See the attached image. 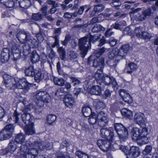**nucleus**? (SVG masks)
<instances>
[{
    "mask_svg": "<svg viewBox=\"0 0 158 158\" xmlns=\"http://www.w3.org/2000/svg\"><path fill=\"white\" fill-rule=\"evenodd\" d=\"M119 149L124 152L126 155H128V148L126 146L120 145Z\"/></svg>",
    "mask_w": 158,
    "mask_h": 158,
    "instance_id": "obj_62",
    "label": "nucleus"
},
{
    "mask_svg": "<svg viewBox=\"0 0 158 158\" xmlns=\"http://www.w3.org/2000/svg\"><path fill=\"white\" fill-rule=\"evenodd\" d=\"M16 79H14L13 77L10 80L7 81L8 84V86L5 84L6 87L9 89H14L16 88L15 84H16Z\"/></svg>",
    "mask_w": 158,
    "mask_h": 158,
    "instance_id": "obj_31",
    "label": "nucleus"
},
{
    "mask_svg": "<svg viewBox=\"0 0 158 158\" xmlns=\"http://www.w3.org/2000/svg\"><path fill=\"white\" fill-rule=\"evenodd\" d=\"M130 67V69H131L132 72L135 70L137 68V65L133 62H131L128 64Z\"/></svg>",
    "mask_w": 158,
    "mask_h": 158,
    "instance_id": "obj_64",
    "label": "nucleus"
},
{
    "mask_svg": "<svg viewBox=\"0 0 158 158\" xmlns=\"http://www.w3.org/2000/svg\"><path fill=\"white\" fill-rule=\"evenodd\" d=\"M25 147L27 151H31V152L33 153V150H35L37 152L38 154V151L39 149L38 148V144L37 142H35L34 143H32L31 141L28 140L25 143Z\"/></svg>",
    "mask_w": 158,
    "mask_h": 158,
    "instance_id": "obj_12",
    "label": "nucleus"
},
{
    "mask_svg": "<svg viewBox=\"0 0 158 158\" xmlns=\"http://www.w3.org/2000/svg\"><path fill=\"white\" fill-rule=\"evenodd\" d=\"M35 102L37 105L43 107L44 102L48 103L51 101L49 94L44 91H37L36 93Z\"/></svg>",
    "mask_w": 158,
    "mask_h": 158,
    "instance_id": "obj_1",
    "label": "nucleus"
},
{
    "mask_svg": "<svg viewBox=\"0 0 158 158\" xmlns=\"http://www.w3.org/2000/svg\"><path fill=\"white\" fill-rule=\"evenodd\" d=\"M22 47L23 52L24 53V55H26L28 54L31 47L30 45L28 44H24Z\"/></svg>",
    "mask_w": 158,
    "mask_h": 158,
    "instance_id": "obj_46",
    "label": "nucleus"
},
{
    "mask_svg": "<svg viewBox=\"0 0 158 158\" xmlns=\"http://www.w3.org/2000/svg\"><path fill=\"white\" fill-rule=\"evenodd\" d=\"M77 56V54L74 51H70L68 53V59L70 60H73L76 59Z\"/></svg>",
    "mask_w": 158,
    "mask_h": 158,
    "instance_id": "obj_42",
    "label": "nucleus"
},
{
    "mask_svg": "<svg viewBox=\"0 0 158 158\" xmlns=\"http://www.w3.org/2000/svg\"><path fill=\"white\" fill-rule=\"evenodd\" d=\"M3 78L5 84H6V85L8 86L9 85L7 83V81L13 78V77L8 74H5L3 75Z\"/></svg>",
    "mask_w": 158,
    "mask_h": 158,
    "instance_id": "obj_52",
    "label": "nucleus"
},
{
    "mask_svg": "<svg viewBox=\"0 0 158 158\" xmlns=\"http://www.w3.org/2000/svg\"><path fill=\"white\" fill-rule=\"evenodd\" d=\"M20 116V114L17 111L15 110L13 114L12 117L11 118L15 122V123H18L19 120V117Z\"/></svg>",
    "mask_w": 158,
    "mask_h": 158,
    "instance_id": "obj_43",
    "label": "nucleus"
},
{
    "mask_svg": "<svg viewBox=\"0 0 158 158\" xmlns=\"http://www.w3.org/2000/svg\"><path fill=\"white\" fill-rule=\"evenodd\" d=\"M64 101L66 106L70 108H72L74 103V100L71 95H66L64 98Z\"/></svg>",
    "mask_w": 158,
    "mask_h": 158,
    "instance_id": "obj_19",
    "label": "nucleus"
},
{
    "mask_svg": "<svg viewBox=\"0 0 158 158\" xmlns=\"http://www.w3.org/2000/svg\"><path fill=\"white\" fill-rule=\"evenodd\" d=\"M47 118L48 123L51 125L55 121L56 116L55 115L49 114Z\"/></svg>",
    "mask_w": 158,
    "mask_h": 158,
    "instance_id": "obj_45",
    "label": "nucleus"
},
{
    "mask_svg": "<svg viewBox=\"0 0 158 158\" xmlns=\"http://www.w3.org/2000/svg\"><path fill=\"white\" fill-rule=\"evenodd\" d=\"M152 149V147L150 145H147L143 152V153L144 155H147L151 152Z\"/></svg>",
    "mask_w": 158,
    "mask_h": 158,
    "instance_id": "obj_58",
    "label": "nucleus"
},
{
    "mask_svg": "<svg viewBox=\"0 0 158 158\" xmlns=\"http://www.w3.org/2000/svg\"><path fill=\"white\" fill-rule=\"evenodd\" d=\"M97 116L98 119H102L105 118H109L107 116V114L102 111L99 113Z\"/></svg>",
    "mask_w": 158,
    "mask_h": 158,
    "instance_id": "obj_48",
    "label": "nucleus"
},
{
    "mask_svg": "<svg viewBox=\"0 0 158 158\" xmlns=\"http://www.w3.org/2000/svg\"><path fill=\"white\" fill-rule=\"evenodd\" d=\"M54 84L60 86H63L64 85L65 83L64 80L62 78H58L54 77L53 78Z\"/></svg>",
    "mask_w": 158,
    "mask_h": 158,
    "instance_id": "obj_38",
    "label": "nucleus"
},
{
    "mask_svg": "<svg viewBox=\"0 0 158 158\" xmlns=\"http://www.w3.org/2000/svg\"><path fill=\"white\" fill-rule=\"evenodd\" d=\"M9 46L11 47L12 52L21 51V49L20 45L17 44H15L14 41H12L10 43L8 42Z\"/></svg>",
    "mask_w": 158,
    "mask_h": 158,
    "instance_id": "obj_29",
    "label": "nucleus"
},
{
    "mask_svg": "<svg viewBox=\"0 0 158 158\" xmlns=\"http://www.w3.org/2000/svg\"><path fill=\"white\" fill-rule=\"evenodd\" d=\"M25 140V136L24 134L22 133L17 134L15 137V141L16 143L21 144V145H26L24 144Z\"/></svg>",
    "mask_w": 158,
    "mask_h": 158,
    "instance_id": "obj_20",
    "label": "nucleus"
},
{
    "mask_svg": "<svg viewBox=\"0 0 158 158\" xmlns=\"http://www.w3.org/2000/svg\"><path fill=\"white\" fill-rule=\"evenodd\" d=\"M143 32L142 28L140 27H138L135 28L134 32L138 38H140L142 37Z\"/></svg>",
    "mask_w": 158,
    "mask_h": 158,
    "instance_id": "obj_39",
    "label": "nucleus"
},
{
    "mask_svg": "<svg viewBox=\"0 0 158 158\" xmlns=\"http://www.w3.org/2000/svg\"><path fill=\"white\" fill-rule=\"evenodd\" d=\"M110 144L109 140L100 139L97 142L98 146L104 152L108 151L110 148L111 147Z\"/></svg>",
    "mask_w": 158,
    "mask_h": 158,
    "instance_id": "obj_8",
    "label": "nucleus"
},
{
    "mask_svg": "<svg viewBox=\"0 0 158 158\" xmlns=\"http://www.w3.org/2000/svg\"><path fill=\"white\" fill-rule=\"evenodd\" d=\"M88 119V121L91 124H94L96 122H97V115L94 113H92V114L90 116Z\"/></svg>",
    "mask_w": 158,
    "mask_h": 158,
    "instance_id": "obj_37",
    "label": "nucleus"
},
{
    "mask_svg": "<svg viewBox=\"0 0 158 158\" xmlns=\"http://www.w3.org/2000/svg\"><path fill=\"white\" fill-rule=\"evenodd\" d=\"M114 128L117 133L121 130L124 129V127L121 123H115Z\"/></svg>",
    "mask_w": 158,
    "mask_h": 158,
    "instance_id": "obj_53",
    "label": "nucleus"
},
{
    "mask_svg": "<svg viewBox=\"0 0 158 158\" xmlns=\"http://www.w3.org/2000/svg\"><path fill=\"white\" fill-rule=\"evenodd\" d=\"M14 129V127L13 124L6 125L0 132V140H7L10 138Z\"/></svg>",
    "mask_w": 158,
    "mask_h": 158,
    "instance_id": "obj_4",
    "label": "nucleus"
},
{
    "mask_svg": "<svg viewBox=\"0 0 158 158\" xmlns=\"http://www.w3.org/2000/svg\"><path fill=\"white\" fill-rule=\"evenodd\" d=\"M30 34L24 31H21L16 35V37L20 42L26 43L30 40Z\"/></svg>",
    "mask_w": 158,
    "mask_h": 158,
    "instance_id": "obj_9",
    "label": "nucleus"
},
{
    "mask_svg": "<svg viewBox=\"0 0 158 158\" xmlns=\"http://www.w3.org/2000/svg\"><path fill=\"white\" fill-rule=\"evenodd\" d=\"M94 105L97 109H103L105 107V104L102 101L96 100L94 102Z\"/></svg>",
    "mask_w": 158,
    "mask_h": 158,
    "instance_id": "obj_44",
    "label": "nucleus"
},
{
    "mask_svg": "<svg viewBox=\"0 0 158 158\" xmlns=\"http://www.w3.org/2000/svg\"><path fill=\"white\" fill-rule=\"evenodd\" d=\"M82 112L85 117H89L92 114L91 108L89 107H83L82 109Z\"/></svg>",
    "mask_w": 158,
    "mask_h": 158,
    "instance_id": "obj_36",
    "label": "nucleus"
},
{
    "mask_svg": "<svg viewBox=\"0 0 158 158\" xmlns=\"http://www.w3.org/2000/svg\"><path fill=\"white\" fill-rule=\"evenodd\" d=\"M30 40L27 41V43L29 44L31 47L35 48L38 47V42L35 39L31 38V35L30 36Z\"/></svg>",
    "mask_w": 158,
    "mask_h": 158,
    "instance_id": "obj_34",
    "label": "nucleus"
},
{
    "mask_svg": "<svg viewBox=\"0 0 158 158\" xmlns=\"http://www.w3.org/2000/svg\"><path fill=\"white\" fill-rule=\"evenodd\" d=\"M14 5V2L12 0H9V1H7L6 4H4V5L8 8L12 7Z\"/></svg>",
    "mask_w": 158,
    "mask_h": 158,
    "instance_id": "obj_61",
    "label": "nucleus"
},
{
    "mask_svg": "<svg viewBox=\"0 0 158 158\" xmlns=\"http://www.w3.org/2000/svg\"><path fill=\"white\" fill-rule=\"evenodd\" d=\"M102 16L104 17L102 14H100L98 15V17H94L92 18V20L90 21V24H93L97 23L98 22V18L100 17H102Z\"/></svg>",
    "mask_w": 158,
    "mask_h": 158,
    "instance_id": "obj_60",
    "label": "nucleus"
},
{
    "mask_svg": "<svg viewBox=\"0 0 158 158\" xmlns=\"http://www.w3.org/2000/svg\"><path fill=\"white\" fill-rule=\"evenodd\" d=\"M12 52L14 60L16 61L20 58L21 51L18 50V52Z\"/></svg>",
    "mask_w": 158,
    "mask_h": 158,
    "instance_id": "obj_54",
    "label": "nucleus"
},
{
    "mask_svg": "<svg viewBox=\"0 0 158 158\" xmlns=\"http://www.w3.org/2000/svg\"><path fill=\"white\" fill-rule=\"evenodd\" d=\"M25 73L27 76H34L35 75V72L33 67L31 66L26 68L25 70Z\"/></svg>",
    "mask_w": 158,
    "mask_h": 158,
    "instance_id": "obj_28",
    "label": "nucleus"
},
{
    "mask_svg": "<svg viewBox=\"0 0 158 158\" xmlns=\"http://www.w3.org/2000/svg\"><path fill=\"white\" fill-rule=\"evenodd\" d=\"M102 81L106 85L112 84L114 90H116L117 89L118 85L115 79L112 76L105 74Z\"/></svg>",
    "mask_w": 158,
    "mask_h": 158,
    "instance_id": "obj_7",
    "label": "nucleus"
},
{
    "mask_svg": "<svg viewBox=\"0 0 158 158\" xmlns=\"http://www.w3.org/2000/svg\"><path fill=\"white\" fill-rule=\"evenodd\" d=\"M78 45L82 57H84L86 54L89 48L91 47L89 40L87 36L81 38L79 40Z\"/></svg>",
    "mask_w": 158,
    "mask_h": 158,
    "instance_id": "obj_3",
    "label": "nucleus"
},
{
    "mask_svg": "<svg viewBox=\"0 0 158 158\" xmlns=\"http://www.w3.org/2000/svg\"><path fill=\"white\" fill-rule=\"evenodd\" d=\"M110 4L111 6L114 7L117 9H118V7L121 5L120 2H119V0H113V2Z\"/></svg>",
    "mask_w": 158,
    "mask_h": 158,
    "instance_id": "obj_56",
    "label": "nucleus"
},
{
    "mask_svg": "<svg viewBox=\"0 0 158 158\" xmlns=\"http://www.w3.org/2000/svg\"><path fill=\"white\" fill-rule=\"evenodd\" d=\"M16 83L15 84L16 88L19 89H25L27 88V82L24 78L22 79H17Z\"/></svg>",
    "mask_w": 158,
    "mask_h": 158,
    "instance_id": "obj_18",
    "label": "nucleus"
},
{
    "mask_svg": "<svg viewBox=\"0 0 158 158\" xmlns=\"http://www.w3.org/2000/svg\"><path fill=\"white\" fill-rule=\"evenodd\" d=\"M140 154L139 148L135 146L131 147L128 151V154L134 158L137 157Z\"/></svg>",
    "mask_w": 158,
    "mask_h": 158,
    "instance_id": "obj_22",
    "label": "nucleus"
},
{
    "mask_svg": "<svg viewBox=\"0 0 158 158\" xmlns=\"http://www.w3.org/2000/svg\"><path fill=\"white\" fill-rule=\"evenodd\" d=\"M104 8V6L102 4H98L94 6V9L96 10L97 13L102 11Z\"/></svg>",
    "mask_w": 158,
    "mask_h": 158,
    "instance_id": "obj_57",
    "label": "nucleus"
},
{
    "mask_svg": "<svg viewBox=\"0 0 158 158\" xmlns=\"http://www.w3.org/2000/svg\"><path fill=\"white\" fill-rule=\"evenodd\" d=\"M148 134V129L146 127L143 128L141 130L137 127H134L131 132L132 139L134 141H138L142 137Z\"/></svg>",
    "mask_w": 158,
    "mask_h": 158,
    "instance_id": "obj_2",
    "label": "nucleus"
},
{
    "mask_svg": "<svg viewBox=\"0 0 158 158\" xmlns=\"http://www.w3.org/2000/svg\"><path fill=\"white\" fill-rule=\"evenodd\" d=\"M10 58V51L6 48H4L1 53V61L4 64L7 62Z\"/></svg>",
    "mask_w": 158,
    "mask_h": 158,
    "instance_id": "obj_15",
    "label": "nucleus"
},
{
    "mask_svg": "<svg viewBox=\"0 0 158 158\" xmlns=\"http://www.w3.org/2000/svg\"><path fill=\"white\" fill-rule=\"evenodd\" d=\"M17 143L14 140H11L8 144V151L11 153H13L16 149Z\"/></svg>",
    "mask_w": 158,
    "mask_h": 158,
    "instance_id": "obj_26",
    "label": "nucleus"
},
{
    "mask_svg": "<svg viewBox=\"0 0 158 158\" xmlns=\"http://www.w3.org/2000/svg\"><path fill=\"white\" fill-rule=\"evenodd\" d=\"M121 112L122 115L124 117L129 119H131L133 117L132 112L126 108H123L121 109Z\"/></svg>",
    "mask_w": 158,
    "mask_h": 158,
    "instance_id": "obj_25",
    "label": "nucleus"
},
{
    "mask_svg": "<svg viewBox=\"0 0 158 158\" xmlns=\"http://www.w3.org/2000/svg\"><path fill=\"white\" fill-rule=\"evenodd\" d=\"M121 141H125L127 137L128 132L126 128L124 127V129H121L117 133Z\"/></svg>",
    "mask_w": 158,
    "mask_h": 158,
    "instance_id": "obj_21",
    "label": "nucleus"
},
{
    "mask_svg": "<svg viewBox=\"0 0 158 158\" xmlns=\"http://www.w3.org/2000/svg\"><path fill=\"white\" fill-rule=\"evenodd\" d=\"M105 29L100 25H96L92 28V31L94 33H97L101 31H104Z\"/></svg>",
    "mask_w": 158,
    "mask_h": 158,
    "instance_id": "obj_40",
    "label": "nucleus"
},
{
    "mask_svg": "<svg viewBox=\"0 0 158 158\" xmlns=\"http://www.w3.org/2000/svg\"><path fill=\"white\" fill-rule=\"evenodd\" d=\"M33 125H26L24 130L27 135H32L35 134V131L33 129Z\"/></svg>",
    "mask_w": 158,
    "mask_h": 158,
    "instance_id": "obj_27",
    "label": "nucleus"
},
{
    "mask_svg": "<svg viewBox=\"0 0 158 158\" xmlns=\"http://www.w3.org/2000/svg\"><path fill=\"white\" fill-rule=\"evenodd\" d=\"M19 150V151L18 152L17 155L18 156L23 155L26 158H35L37 155V152L35 150H33L32 153L31 152V151H27L24 145H21Z\"/></svg>",
    "mask_w": 158,
    "mask_h": 158,
    "instance_id": "obj_6",
    "label": "nucleus"
},
{
    "mask_svg": "<svg viewBox=\"0 0 158 158\" xmlns=\"http://www.w3.org/2000/svg\"><path fill=\"white\" fill-rule=\"evenodd\" d=\"M87 37L89 40V44H90V42L94 43L95 42L97 41L100 38V37L98 36H93L90 35H88Z\"/></svg>",
    "mask_w": 158,
    "mask_h": 158,
    "instance_id": "obj_47",
    "label": "nucleus"
},
{
    "mask_svg": "<svg viewBox=\"0 0 158 158\" xmlns=\"http://www.w3.org/2000/svg\"><path fill=\"white\" fill-rule=\"evenodd\" d=\"M38 145V148L40 150H42L45 149H49V148L50 147L51 145L48 143H47L46 144H44V142H43L37 141V142ZM46 144V143H45Z\"/></svg>",
    "mask_w": 158,
    "mask_h": 158,
    "instance_id": "obj_32",
    "label": "nucleus"
},
{
    "mask_svg": "<svg viewBox=\"0 0 158 158\" xmlns=\"http://www.w3.org/2000/svg\"><path fill=\"white\" fill-rule=\"evenodd\" d=\"M109 120V118H106L102 119H98L97 122L100 127H104L107 124Z\"/></svg>",
    "mask_w": 158,
    "mask_h": 158,
    "instance_id": "obj_41",
    "label": "nucleus"
},
{
    "mask_svg": "<svg viewBox=\"0 0 158 158\" xmlns=\"http://www.w3.org/2000/svg\"><path fill=\"white\" fill-rule=\"evenodd\" d=\"M89 92L92 94L100 95L101 94V86L98 85H93L91 88Z\"/></svg>",
    "mask_w": 158,
    "mask_h": 158,
    "instance_id": "obj_24",
    "label": "nucleus"
},
{
    "mask_svg": "<svg viewBox=\"0 0 158 158\" xmlns=\"http://www.w3.org/2000/svg\"><path fill=\"white\" fill-rule=\"evenodd\" d=\"M104 75L103 73L102 69H98L95 73L94 77L97 81H102Z\"/></svg>",
    "mask_w": 158,
    "mask_h": 158,
    "instance_id": "obj_33",
    "label": "nucleus"
},
{
    "mask_svg": "<svg viewBox=\"0 0 158 158\" xmlns=\"http://www.w3.org/2000/svg\"><path fill=\"white\" fill-rule=\"evenodd\" d=\"M151 13V9L148 8L142 11L141 14L139 15L137 17L138 21H142L144 20L148 17L149 16Z\"/></svg>",
    "mask_w": 158,
    "mask_h": 158,
    "instance_id": "obj_14",
    "label": "nucleus"
},
{
    "mask_svg": "<svg viewBox=\"0 0 158 158\" xmlns=\"http://www.w3.org/2000/svg\"><path fill=\"white\" fill-rule=\"evenodd\" d=\"M152 37V34L146 31H144L142 37L141 38L144 39H150Z\"/></svg>",
    "mask_w": 158,
    "mask_h": 158,
    "instance_id": "obj_59",
    "label": "nucleus"
},
{
    "mask_svg": "<svg viewBox=\"0 0 158 158\" xmlns=\"http://www.w3.org/2000/svg\"><path fill=\"white\" fill-rule=\"evenodd\" d=\"M40 60V57L36 52L34 50L31 53V60L33 63H35L38 62Z\"/></svg>",
    "mask_w": 158,
    "mask_h": 158,
    "instance_id": "obj_30",
    "label": "nucleus"
},
{
    "mask_svg": "<svg viewBox=\"0 0 158 158\" xmlns=\"http://www.w3.org/2000/svg\"><path fill=\"white\" fill-rule=\"evenodd\" d=\"M119 94L124 102L129 103L132 102V99L131 97L126 90L121 89L119 91Z\"/></svg>",
    "mask_w": 158,
    "mask_h": 158,
    "instance_id": "obj_16",
    "label": "nucleus"
},
{
    "mask_svg": "<svg viewBox=\"0 0 158 158\" xmlns=\"http://www.w3.org/2000/svg\"><path fill=\"white\" fill-rule=\"evenodd\" d=\"M42 16L40 13L33 14L32 16V18L35 21H39L41 19Z\"/></svg>",
    "mask_w": 158,
    "mask_h": 158,
    "instance_id": "obj_55",
    "label": "nucleus"
},
{
    "mask_svg": "<svg viewBox=\"0 0 158 158\" xmlns=\"http://www.w3.org/2000/svg\"><path fill=\"white\" fill-rule=\"evenodd\" d=\"M33 119V116L30 113H24L22 115V120L26 125L33 124L32 122Z\"/></svg>",
    "mask_w": 158,
    "mask_h": 158,
    "instance_id": "obj_13",
    "label": "nucleus"
},
{
    "mask_svg": "<svg viewBox=\"0 0 158 158\" xmlns=\"http://www.w3.org/2000/svg\"><path fill=\"white\" fill-rule=\"evenodd\" d=\"M108 56L110 59H112L110 61L111 64L114 63L113 64H110V66L114 68L116 67L117 63L122 58L121 56L119 55V51L118 49H113L109 52Z\"/></svg>",
    "mask_w": 158,
    "mask_h": 158,
    "instance_id": "obj_5",
    "label": "nucleus"
},
{
    "mask_svg": "<svg viewBox=\"0 0 158 158\" xmlns=\"http://www.w3.org/2000/svg\"><path fill=\"white\" fill-rule=\"evenodd\" d=\"M19 4L20 7L27 9L30 6L31 3L28 0H22L21 1L19 2Z\"/></svg>",
    "mask_w": 158,
    "mask_h": 158,
    "instance_id": "obj_35",
    "label": "nucleus"
},
{
    "mask_svg": "<svg viewBox=\"0 0 158 158\" xmlns=\"http://www.w3.org/2000/svg\"><path fill=\"white\" fill-rule=\"evenodd\" d=\"M33 109V105L31 103L28 105H26V106L25 109L23 110V113H30V112Z\"/></svg>",
    "mask_w": 158,
    "mask_h": 158,
    "instance_id": "obj_50",
    "label": "nucleus"
},
{
    "mask_svg": "<svg viewBox=\"0 0 158 158\" xmlns=\"http://www.w3.org/2000/svg\"><path fill=\"white\" fill-rule=\"evenodd\" d=\"M101 136L102 137L109 140H112L114 139V132L106 128L101 129L100 131Z\"/></svg>",
    "mask_w": 158,
    "mask_h": 158,
    "instance_id": "obj_11",
    "label": "nucleus"
},
{
    "mask_svg": "<svg viewBox=\"0 0 158 158\" xmlns=\"http://www.w3.org/2000/svg\"><path fill=\"white\" fill-rule=\"evenodd\" d=\"M130 49V47L128 44H125L122 46L118 49L119 51V55L121 56L122 58L125 56Z\"/></svg>",
    "mask_w": 158,
    "mask_h": 158,
    "instance_id": "obj_23",
    "label": "nucleus"
},
{
    "mask_svg": "<svg viewBox=\"0 0 158 158\" xmlns=\"http://www.w3.org/2000/svg\"><path fill=\"white\" fill-rule=\"evenodd\" d=\"M93 64L94 66L95 67H99L100 69H103L104 66L103 57L96 56V58L94 60Z\"/></svg>",
    "mask_w": 158,
    "mask_h": 158,
    "instance_id": "obj_17",
    "label": "nucleus"
},
{
    "mask_svg": "<svg viewBox=\"0 0 158 158\" xmlns=\"http://www.w3.org/2000/svg\"><path fill=\"white\" fill-rule=\"evenodd\" d=\"M70 40V37L69 35H67L65 38V40L64 41H62L61 43L64 45L66 46L69 41Z\"/></svg>",
    "mask_w": 158,
    "mask_h": 158,
    "instance_id": "obj_63",
    "label": "nucleus"
},
{
    "mask_svg": "<svg viewBox=\"0 0 158 158\" xmlns=\"http://www.w3.org/2000/svg\"><path fill=\"white\" fill-rule=\"evenodd\" d=\"M44 76L40 72L36 73L34 77L35 80L37 82H39L40 80L44 78Z\"/></svg>",
    "mask_w": 158,
    "mask_h": 158,
    "instance_id": "obj_51",
    "label": "nucleus"
},
{
    "mask_svg": "<svg viewBox=\"0 0 158 158\" xmlns=\"http://www.w3.org/2000/svg\"><path fill=\"white\" fill-rule=\"evenodd\" d=\"M134 118L135 123L139 125L145 124L147 121V118L144 114L140 112L135 113Z\"/></svg>",
    "mask_w": 158,
    "mask_h": 158,
    "instance_id": "obj_10",
    "label": "nucleus"
},
{
    "mask_svg": "<svg viewBox=\"0 0 158 158\" xmlns=\"http://www.w3.org/2000/svg\"><path fill=\"white\" fill-rule=\"evenodd\" d=\"M107 49V48H105L104 47H102L101 48L98 49L97 52L96 53V56L102 57L101 55Z\"/></svg>",
    "mask_w": 158,
    "mask_h": 158,
    "instance_id": "obj_49",
    "label": "nucleus"
}]
</instances>
